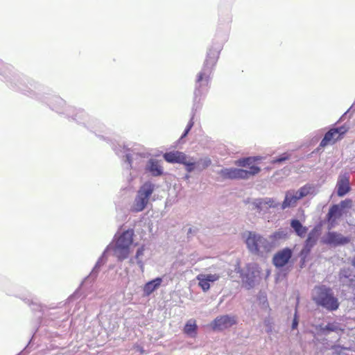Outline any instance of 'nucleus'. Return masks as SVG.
I'll return each mask as SVG.
<instances>
[{
	"instance_id": "8",
	"label": "nucleus",
	"mask_w": 355,
	"mask_h": 355,
	"mask_svg": "<svg viewBox=\"0 0 355 355\" xmlns=\"http://www.w3.org/2000/svg\"><path fill=\"white\" fill-rule=\"evenodd\" d=\"M65 102L60 97H55L51 103L53 110L59 113H63L69 116H71L74 120L79 123L85 124V119L88 117L87 114L82 110H76L70 106H65Z\"/></svg>"
},
{
	"instance_id": "22",
	"label": "nucleus",
	"mask_w": 355,
	"mask_h": 355,
	"mask_svg": "<svg viewBox=\"0 0 355 355\" xmlns=\"http://www.w3.org/2000/svg\"><path fill=\"white\" fill-rule=\"evenodd\" d=\"M109 250H110V246H107V248L105 249V250L104 251L103 254H102V256L98 259V260L96 262L92 271L91 272L89 275L85 279V281H87L90 279L92 280H94L96 277L99 268L105 262V254Z\"/></svg>"
},
{
	"instance_id": "11",
	"label": "nucleus",
	"mask_w": 355,
	"mask_h": 355,
	"mask_svg": "<svg viewBox=\"0 0 355 355\" xmlns=\"http://www.w3.org/2000/svg\"><path fill=\"white\" fill-rule=\"evenodd\" d=\"M220 275L217 273H200L196 276L198 286L203 292L208 291L211 288V284L220 279Z\"/></svg>"
},
{
	"instance_id": "6",
	"label": "nucleus",
	"mask_w": 355,
	"mask_h": 355,
	"mask_svg": "<svg viewBox=\"0 0 355 355\" xmlns=\"http://www.w3.org/2000/svg\"><path fill=\"white\" fill-rule=\"evenodd\" d=\"M134 232L132 230L124 231L115 235V243L113 247L114 254L119 261L128 258L130 253Z\"/></svg>"
},
{
	"instance_id": "16",
	"label": "nucleus",
	"mask_w": 355,
	"mask_h": 355,
	"mask_svg": "<svg viewBox=\"0 0 355 355\" xmlns=\"http://www.w3.org/2000/svg\"><path fill=\"white\" fill-rule=\"evenodd\" d=\"M252 204L260 211H266L270 207L276 208L279 205L275 199L270 198L256 199Z\"/></svg>"
},
{
	"instance_id": "7",
	"label": "nucleus",
	"mask_w": 355,
	"mask_h": 355,
	"mask_svg": "<svg viewBox=\"0 0 355 355\" xmlns=\"http://www.w3.org/2000/svg\"><path fill=\"white\" fill-rule=\"evenodd\" d=\"M313 299L319 305L331 311L338 308V300L331 291L324 286H315L313 291Z\"/></svg>"
},
{
	"instance_id": "20",
	"label": "nucleus",
	"mask_w": 355,
	"mask_h": 355,
	"mask_svg": "<svg viewBox=\"0 0 355 355\" xmlns=\"http://www.w3.org/2000/svg\"><path fill=\"white\" fill-rule=\"evenodd\" d=\"M162 279L157 277L152 281L147 282L144 286V293L145 295H150L153 291L157 290L161 285Z\"/></svg>"
},
{
	"instance_id": "15",
	"label": "nucleus",
	"mask_w": 355,
	"mask_h": 355,
	"mask_svg": "<svg viewBox=\"0 0 355 355\" xmlns=\"http://www.w3.org/2000/svg\"><path fill=\"white\" fill-rule=\"evenodd\" d=\"M324 242L331 245H338L347 243L349 240L337 232H329L323 239Z\"/></svg>"
},
{
	"instance_id": "28",
	"label": "nucleus",
	"mask_w": 355,
	"mask_h": 355,
	"mask_svg": "<svg viewBox=\"0 0 355 355\" xmlns=\"http://www.w3.org/2000/svg\"><path fill=\"white\" fill-rule=\"evenodd\" d=\"M12 71V67L10 64L0 60V75L5 78H8Z\"/></svg>"
},
{
	"instance_id": "24",
	"label": "nucleus",
	"mask_w": 355,
	"mask_h": 355,
	"mask_svg": "<svg viewBox=\"0 0 355 355\" xmlns=\"http://www.w3.org/2000/svg\"><path fill=\"white\" fill-rule=\"evenodd\" d=\"M291 226L295 232L300 237H304L306 234L307 228L304 227L297 219H293L291 222Z\"/></svg>"
},
{
	"instance_id": "39",
	"label": "nucleus",
	"mask_w": 355,
	"mask_h": 355,
	"mask_svg": "<svg viewBox=\"0 0 355 355\" xmlns=\"http://www.w3.org/2000/svg\"><path fill=\"white\" fill-rule=\"evenodd\" d=\"M297 326H298V317H297V311H296L295 313L293 322H292V329H297Z\"/></svg>"
},
{
	"instance_id": "21",
	"label": "nucleus",
	"mask_w": 355,
	"mask_h": 355,
	"mask_svg": "<svg viewBox=\"0 0 355 355\" xmlns=\"http://www.w3.org/2000/svg\"><path fill=\"white\" fill-rule=\"evenodd\" d=\"M339 138V136L337 135V130L332 128L325 134L320 146L324 147L330 144H334Z\"/></svg>"
},
{
	"instance_id": "37",
	"label": "nucleus",
	"mask_w": 355,
	"mask_h": 355,
	"mask_svg": "<svg viewBox=\"0 0 355 355\" xmlns=\"http://www.w3.org/2000/svg\"><path fill=\"white\" fill-rule=\"evenodd\" d=\"M346 349L342 348L340 347H336L334 349V354L333 355H347L345 353Z\"/></svg>"
},
{
	"instance_id": "30",
	"label": "nucleus",
	"mask_w": 355,
	"mask_h": 355,
	"mask_svg": "<svg viewBox=\"0 0 355 355\" xmlns=\"http://www.w3.org/2000/svg\"><path fill=\"white\" fill-rule=\"evenodd\" d=\"M144 246H142L137 250L135 258L130 259L131 263H133L134 260L135 259L137 263L139 265V268H141V270L142 271L144 270V263L142 261L141 257L144 255Z\"/></svg>"
},
{
	"instance_id": "26",
	"label": "nucleus",
	"mask_w": 355,
	"mask_h": 355,
	"mask_svg": "<svg viewBox=\"0 0 355 355\" xmlns=\"http://www.w3.org/2000/svg\"><path fill=\"white\" fill-rule=\"evenodd\" d=\"M315 241H316V239L314 237V234L312 233H310L309 234L307 239L306 240L305 245H304V248L302 249L301 254L303 255V254H306L307 253H309L311 248L314 245Z\"/></svg>"
},
{
	"instance_id": "23",
	"label": "nucleus",
	"mask_w": 355,
	"mask_h": 355,
	"mask_svg": "<svg viewBox=\"0 0 355 355\" xmlns=\"http://www.w3.org/2000/svg\"><path fill=\"white\" fill-rule=\"evenodd\" d=\"M343 214V211L341 210V208L340 206L337 205H333L327 214L328 220L329 222L333 225L334 223L336 222V220L338 218H340Z\"/></svg>"
},
{
	"instance_id": "5",
	"label": "nucleus",
	"mask_w": 355,
	"mask_h": 355,
	"mask_svg": "<svg viewBox=\"0 0 355 355\" xmlns=\"http://www.w3.org/2000/svg\"><path fill=\"white\" fill-rule=\"evenodd\" d=\"M119 156L125 157L132 170L139 171L144 165L145 153H141L138 148L129 147V145H119L114 148Z\"/></svg>"
},
{
	"instance_id": "3",
	"label": "nucleus",
	"mask_w": 355,
	"mask_h": 355,
	"mask_svg": "<svg viewBox=\"0 0 355 355\" xmlns=\"http://www.w3.org/2000/svg\"><path fill=\"white\" fill-rule=\"evenodd\" d=\"M319 184H306L297 190L291 189L286 192L285 198L281 204V209H286L297 206L300 200L304 198H312L318 194L319 191Z\"/></svg>"
},
{
	"instance_id": "25",
	"label": "nucleus",
	"mask_w": 355,
	"mask_h": 355,
	"mask_svg": "<svg viewBox=\"0 0 355 355\" xmlns=\"http://www.w3.org/2000/svg\"><path fill=\"white\" fill-rule=\"evenodd\" d=\"M181 164L185 166L186 171L188 173H191L193 171L197 170L196 159L193 157L185 155L183 162Z\"/></svg>"
},
{
	"instance_id": "19",
	"label": "nucleus",
	"mask_w": 355,
	"mask_h": 355,
	"mask_svg": "<svg viewBox=\"0 0 355 355\" xmlns=\"http://www.w3.org/2000/svg\"><path fill=\"white\" fill-rule=\"evenodd\" d=\"M185 153L180 151H171L163 155L164 159L168 163L181 164L183 162Z\"/></svg>"
},
{
	"instance_id": "13",
	"label": "nucleus",
	"mask_w": 355,
	"mask_h": 355,
	"mask_svg": "<svg viewBox=\"0 0 355 355\" xmlns=\"http://www.w3.org/2000/svg\"><path fill=\"white\" fill-rule=\"evenodd\" d=\"M236 317L225 315L217 317L212 323V327L215 330H223L232 327L236 323Z\"/></svg>"
},
{
	"instance_id": "32",
	"label": "nucleus",
	"mask_w": 355,
	"mask_h": 355,
	"mask_svg": "<svg viewBox=\"0 0 355 355\" xmlns=\"http://www.w3.org/2000/svg\"><path fill=\"white\" fill-rule=\"evenodd\" d=\"M338 205L340 207L341 210L344 212L345 209H350L352 207V201L350 199H345L341 201Z\"/></svg>"
},
{
	"instance_id": "1",
	"label": "nucleus",
	"mask_w": 355,
	"mask_h": 355,
	"mask_svg": "<svg viewBox=\"0 0 355 355\" xmlns=\"http://www.w3.org/2000/svg\"><path fill=\"white\" fill-rule=\"evenodd\" d=\"M222 47L223 45L221 44H213L207 52L203 67L196 77L193 109L197 110L200 107L199 103L201 100V97L207 92V88L210 81V76L212 72L213 67L218 60Z\"/></svg>"
},
{
	"instance_id": "40",
	"label": "nucleus",
	"mask_w": 355,
	"mask_h": 355,
	"mask_svg": "<svg viewBox=\"0 0 355 355\" xmlns=\"http://www.w3.org/2000/svg\"><path fill=\"white\" fill-rule=\"evenodd\" d=\"M334 129L337 130V135L339 137L347 132V129L345 127H340Z\"/></svg>"
},
{
	"instance_id": "38",
	"label": "nucleus",
	"mask_w": 355,
	"mask_h": 355,
	"mask_svg": "<svg viewBox=\"0 0 355 355\" xmlns=\"http://www.w3.org/2000/svg\"><path fill=\"white\" fill-rule=\"evenodd\" d=\"M260 303L261 304L262 308L268 309V303L266 296H261L259 297Z\"/></svg>"
},
{
	"instance_id": "12",
	"label": "nucleus",
	"mask_w": 355,
	"mask_h": 355,
	"mask_svg": "<svg viewBox=\"0 0 355 355\" xmlns=\"http://www.w3.org/2000/svg\"><path fill=\"white\" fill-rule=\"evenodd\" d=\"M162 161L155 158L149 159L144 166L146 173L153 177H160L164 174Z\"/></svg>"
},
{
	"instance_id": "27",
	"label": "nucleus",
	"mask_w": 355,
	"mask_h": 355,
	"mask_svg": "<svg viewBox=\"0 0 355 355\" xmlns=\"http://www.w3.org/2000/svg\"><path fill=\"white\" fill-rule=\"evenodd\" d=\"M211 164V160L209 157H201L196 160L197 171H202L209 167Z\"/></svg>"
},
{
	"instance_id": "31",
	"label": "nucleus",
	"mask_w": 355,
	"mask_h": 355,
	"mask_svg": "<svg viewBox=\"0 0 355 355\" xmlns=\"http://www.w3.org/2000/svg\"><path fill=\"white\" fill-rule=\"evenodd\" d=\"M266 331L271 334L274 330V322L270 318H266L263 321Z\"/></svg>"
},
{
	"instance_id": "18",
	"label": "nucleus",
	"mask_w": 355,
	"mask_h": 355,
	"mask_svg": "<svg viewBox=\"0 0 355 355\" xmlns=\"http://www.w3.org/2000/svg\"><path fill=\"white\" fill-rule=\"evenodd\" d=\"M340 282L343 285L355 287V275L349 268L343 269L340 272Z\"/></svg>"
},
{
	"instance_id": "33",
	"label": "nucleus",
	"mask_w": 355,
	"mask_h": 355,
	"mask_svg": "<svg viewBox=\"0 0 355 355\" xmlns=\"http://www.w3.org/2000/svg\"><path fill=\"white\" fill-rule=\"evenodd\" d=\"M289 158H290V154L286 153H284L282 155H280L279 157L272 159L271 161V163L272 164L281 163L282 162L288 160Z\"/></svg>"
},
{
	"instance_id": "10",
	"label": "nucleus",
	"mask_w": 355,
	"mask_h": 355,
	"mask_svg": "<svg viewBox=\"0 0 355 355\" xmlns=\"http://www.w3.org/2000/svg\"><path fill=\"white\" fill-rule=\"evenodd\" d=\"M260 270L255 263H248L241 273L243 285L248 289L253 288L259 279Z\"/></svg>"
},
{
	"instance_id": "14",
	"label": "nucleus",
	"mask_w": 355,
	"mask_h": 355,
	"mask_svg": "<svg viewBox=\"0 0 355 355\" xmlns=\"http://www.w3.org/2000/svg\"><path fill=\"white\" fill-rule=\"evenodd\" d=\"M293 252L290 248H286L277 252L273 257L272 261L277 268L286 265L291 258Z\"/></svg>"
},
{
	"instance_id": "9",
	"label": "nucleus",
	"mask_w": 355,
	"mask_h": 355,
	"mask_svg": "<svg viewBox=\"0 0 355 355\" xmlns=\"http://www.w3.org/2000/svg\"><path fill=\"white\" fill-rule=\"evenodd\" d=\"M155 185L148 181L139 189L137 196L131 207V210L135 212L141 211L147 205L149 198L155 190Z\"/></svg>"
},
{
	"instance_id": "35",
	"label": "nucleus",
	"mask_w": 355,
	"mask_h": 355,
	"mask_svg": "<svg viewBox=\"0 0 355 355\" xmlns=\"http://www.w3.org/2000/svg\"><path fill=\"white\" fill-rule=\"evenodd\" d=\"M286 234L284 231H278L275 232L271 237L275 240H279L285 238Z\"/></svg>"
},
{
	"instance_id": "34",
	"label": "nucleus",
	"mask_w": 355,
	"mask_h": 355,
	"mask_svg": "<svg viewBox=\"0 0 355 355\" xmlns=\"http://www.w3.org/2000/svg\"><path fill=\"white\" fill-rule=\"evenodd\" d=\"M322 331H336L338 329V327L335 324H328L324 328L321 329Z\"/></svg>"
},
{
	"instance_id": "4",
	"label": "nucleus",
	"mask_w": 355,
	"mask_h": 355,
	"mask_svg": "<svg viewBox=\"0 0 355 355\" xmlns=\"http://www.w3.org/2000/svg\"><path fill=\"white\" fill-rule=\"evenodd\" d=\"M243 238L248 250L254 254L264 256L272 248V243L266 238L255 232H245Z\"/></svg>"
},
{
	"instance_id": "29",
	"label": "nucleus",
	"mask_w": 355,
	"mask_h": 355,
	"mask_svg": "<svg viewBox=\"0 0 355 355\" xmlns=\"http://www.w3.org/2000/svg\"><path fill=\"white\" fill-rule=\"evenodd\" d=\"M196 322L190 320L187 322L184 327V332L191 337H193L196 334Z\"/></svg>"
},
{
	"instance_id": "42",
	"label": "nucleus",
	"mask_w": 355,
	"mask_h": 355,
	"mask_svg": "<svg viewBox=\"0 0 355 355\" xmlns=\"http://www.w3.org/2000/svg\"><path fill=\"white\" fill-rule=\"evenodd\" d=\"M189 178H190L189 175H186L185 177H184V178L186 180H188Z\"/></svg>"
},
{
	"instance_id": "2",
	"label": "nucleus",
	"mask_w": 355,
	"mask_h": 355,
	"mask_svg": "<svg viewBox=\"0 0 355 355\" xmlns=\"http://www.w3.org/2000/svg\"><path fill=\"white\" fill-rule=\"evenodd\" d=\"M256 159H259L258 157H247L239 159L236 164L239 166L247 167L248 169L226 168L221 169L219 174L227 179H248L260 171L259 167L252 164Z\"/></svg>"
},
{
	"instance_id": "41",
	"label": "nucleus",
	"mask_w": 355,
	"mask_h": 355,
	"mask_svg": "<svg viewBox=\"0 0 355 355\" xmlns=\"http://www.w3.org/2000/svg\"><path fill=\"white\" fill-rule=\"evenodd\" d=\"M352 265L355 267V257L352 260Z\"/></svg>"
},
{
	"instance_id": "36",
	"label": "nucleus",
	"mask_w": 355,
	"mask_h": 355,
	"mask_svg": "<svg viewBox=\"0 0 355 355\" xmlns=\"http://www.w3.org/2000/svg\"><path fill=\"white\" fill-rule=\"evenodd\" d=\"M193 125V117H192L190 119L189 122L188 123L187 128L184 130V132L181 137V139L184 138V137H186L188 135L189 132L190 131V130L191 129Z\"/></svg>"
},
{
	"instance_id": "17",
	"label": "nucleus",
	"mask_w": 355,
	"mask_h": 355,
	"mask_svg": "<svg viewBox=\"0 0 355 355\" xmlns=\"http://www.w3.org/2000/svg\"><path fill=\"white\" fill-rule=\"evenodd\" d=\"M336 188L337 194L340 197L344 196L349 191V180L347 174L340 175L339 176L336 184Z\"/></svg>"
}]
</instances>
